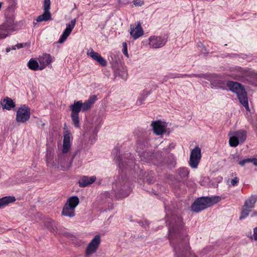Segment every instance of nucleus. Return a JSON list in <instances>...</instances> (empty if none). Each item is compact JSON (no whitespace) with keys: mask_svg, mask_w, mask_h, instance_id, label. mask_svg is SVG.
<instances>
[{"mask_svg":"<svg viewBox=\"0 0 257 257\" xmlns=\"http://www.w3.org/2000/svg\"><path fill=\"white\" fill-rule=\"evenodd\" d=\"M239 143H240L237 138H236V137L232 134V136L230 137L229 140V145L232 147H236Z\"/></svg>","mask_w":257,"mask_h":257,"instance_id":"obj_31","label":"nucleus"},{"mask_svg":"<svg viewBox=\"0 0 257 257\" xmlns=\"http://www.w3.org/2000/svg\"><path fill=\"white\" fill-rule=\"evenodd\" d=\"M96 99H97L96 95H93L90 96V97L87 100V101L89 104H90L92 106V105L95 102V101L96 100Z\"/></svg>","mask_w":257,"mask_h":257,"instance_id":"obj_37","label":"nucleus"},{"mask_svg":"<svg viewBox=\"0 0 257 257\" xmlns=\"http://www.w3.org/2000/svg\"><path fill=\"white\" fill-rule=\"evenodd\" d=\"M6 21L0 25V39L6 38L10 35V32L16 30L15 26L17 25V23H15L14 11L7 10L5 14Z\"/></svg>","mask_w":257,"mask_h":257,"instance_id":"obj_3","label":"nucleus"},{"mask_svg":"<svg viewBox=\"0 0 257 257\" xmlns=\"http://www.w3.org/2000/svg\"><path fill=\"white\" fill-rule=\"evenodd\" d=\"M30 108L26 105L18 108L16 114V120L18 122L25 123L30 118Z\"/></svg>","mask_w":257,"mask_h":257,"instance_id":"obj_7","label":"nucleus"},{"mask_svg":"<svg viewBox=\"0 0 257 257\" xmlns=\"http://www.w3.org/2000/svg\"><path fill=\"white\" fill-rule=\"evenodd\" d=\"M184 76H190V77H202L203 76V75L202 74H191V75H187V74H185V75H182V74H171L170 75V77L172 78H180V77H183Z\"/></svg>","mask_w":257,"mask_h":257,"instance_id":"obj_30","label":"nucleus"},{"mask_svg":"<svg viewBox=\"0 0 257 257\" xmlns=\"http://www.w3.org/2000/svg\"><path fill=\"white\" fill-rule=\"evenodd\" d=\"M250 211V209L248 207H245L243 205L242 207V210L240 214V216L239 217V219H242L247 217L249 212Z\"/></svg>","mask_w":257,"mask_h":257,"instance_id":"obj_32","label":"nucleus"},{"mask_svg":"<svg viewBox=\"0 0 257 257\" xmlns=\"http://www.w3.org/2000/svg\"><path fill=\"white\" fill-rule=\"evenodd\" d=\"M178 173L182 179L187 178L189 172L186 168H181L178 170Z\"/></svg>","mask_w":257,"mask_h":257,"instance_id":"obj_27","label":"nucleus"},{"mask_svg":"<svg viewBox=\"0 0 257 257\" xmlns=\"http://www.w3.org/2000/svg\"><path fill=\"white\" fill-rule=\"evenodd\" d=\"M226 86L229 89L237 94L238 99L242 105L248 111L249 106L247 94L244 87L239 83L233 81H228Z\"/></svg>","mask_w":257,"mask_h":257,"instance_id":"obj_5","label":"nucleus"},{"mask_svg":"<svg viewBox=\"0 0 257 257\" xmlns=\"http://www.w3.org/2000/svg\"><path fill=\"white\" fill-rule=\"evenodd\" d=\"M130 35L134 39H137L144 35V30L140 22L135 25H131Z\"/></svg>","mask_w":257,"mask_h":257,"instance_id":"obj_13","label":"nucleus"},{"mask_svg":"<svg viewBox=\"0 0 257 257\" xmlns=\"http://www.w3.org/2000/svg\"><path fill=\"white\" fill-rule=\"evenodd\" d=\"M174 249L175 252H176L175 257H179V254L177 255V254H181V252L183 251L180 244H178L176 246H174Z\"/></svg>","mask_w":257,"mask_h":257,"instance_id":"obj_34","label":"nucleus"},{"mask_svg":"<svg viewBox=\"0 0 257 257\" xmlns=\"http://www.w3.org/2000/svg\"><path fill=\"white\" fill-rule=\"evenodd\" d=\"M39 62L40 64L39 69L42 70L51 63V56L50 54H44L42 57L39 58Z\"/></svg>","mask_w":257,"mask_h":257,"instance_id":"obj_17","label":"nucleus"},{"mask_svg":"<svg viewBox=\"0 0 257 257\" xmlns=\"http://www.w3.org/2000/svg\"><path fill=\"white\" fill-rule=\"evenodd\" d=\"M10 50H11L10 48H7V49H6V51H7V52H10Z\"/></svg>","mask_w":257,"mask_h":257,"instance_id":"obj_46","label":"nucleus"},{"mask_svg":"<svg viewBox=\"0 0 257 257\" xmlns=\"http://www.w3.org/2000/svg\"><path fill=\"white\" fill-rule=\"evenodd\" d=\"M114 161L119 168V176L116 177L115 182L120 185L124 186L128 182V178L125 176L126 172L131 170L135 164L133 157L130 155L129 158L124 157L122 159L121 156H117L114 158Z\"/></svg>","mask_w":257,"mask_h":257,"instance_id":"obj_2","label":"nucleus"},{"mask_svg":"<svg viewBox=\"0 0 257 257\" xmlns=\"http://www.w3.org/2000/svg\"><path fill=\"white\" fill-rule=\"evenodd\" d=\"M154 133L158 136L162 135L166 133L165 125L161 121L157 120L152 122Z\"/></svg>","mask_w":257,"mask_h":257,"instance_id":"obj_15","label":"nucleus"},{"mask_svg":"<svg viewBox=\"0 0 257 257\" xmlns=\"http://www.w3.org/2000/svg\"><path fill=\"white\" fill-rule=\"evenodd\" d=\"M168 41L166 36H152L149 38V45L151 48L158 49L165 45Z\"/></svg>","mask_w":257,"mask_h":257,"instance_id":"obj_8","label":"nucleus"},{"mask_svg":"<svg viewBox=\"0 0 257 257\" xmlns=\"http://www.w3.org/2000/svg\"><path fill=\"white\" fill-rule=\"evenodd\" d=\"M169 217L168 215H166V223L169 226V236L171 244L174 245V240L178 237L182 238L184 240L185 249L189 250L187 230L184 226L182 217L174 214L171 215L170 220L168 219Z\"/></svg>","mask_w":257,"mask_h":257,"instance_id":"obj_1","label":"nucleus"},{"mask_svg":"<svg viewBox=\"0 0 257 257\" xmlns=\"http://www.w3.org/2000/svg\"><path fill=\"white\" fill-rule=\"evenodd\" d=\"M3 109H6L10 110L12 108L15 107L16 104L12 99L9 97H6L3 99V101L1 103Z\"/></svg>","mask_w":257,"mask_h":257,"instance_id":"obj_19","label":"nucleus"},{"mask_svg":"<svg viewBox=\"0 0 257 257\" xmlns=\"http://www.w3.org/2000/svg\"><path fill=\"white\" fill-rule=\"evenodd\" d=\"M134 4L136 6H142L143 4V1H141L140 0H135L134 1Z\"/></svg>","mask_w":257,"mask_h":257,"instance_id":"obj_42","label":"nucleus"},{"mask_svg":"<svg viewBox=\"0 0 257 257\" xmlns=\"http://www.w3.org/2000/svg\"><path fill=\"white\" fill-rule=\"evenodd\" d=\"M255 215H257V211H254L253 212V213L252 215H251V217L253 216H255Z\"/></svg>","mask_w":257,"mask_h":257,"instance_id":"obj_45","label":"nucleus"},{"mask_svg":"<svg viewBox=\"0 0 257 257\" xmlns=\"http://www.w3.org/2000/svg\"><path fill=\"white\" fill-rule=\"evenodd\" d=\"M45 225L51 231L55 232L57 230L56 222L54 221H47Z\"/></svg>","mask_w":257,"mask_h":257,"instance_id":"obj_28","label":"nucleus"},{"mask_svg":"<svg viewBox=\"0 0 257 257\" xmlns=\"http://www.w3.org/2000/svg\"><path fill=\"white\" fill-rule=\"evenodd\" d=\"M28 66L30 69L35 71L39 69L40 68L38 62L33 59L30 60L28 63Z\"/></svg>","mask_w":257,"mask_h":257,"instance_id":"obj_25","label":"nucleus"},{"mask_svg":"<svg viewBox=\"0 0 257 257\" xmlns=\"http://www.w3.org/2000/svg\"><path fill=\"white\" fill-rule=\"evenodd\" d=\"M239 182V179L237 177H235L231 181V184L233 186L236 185Z\"/></svg>","mask_w":257,"mask_h":257,"instance_id":"obj_40","label":"nucleus"},{"mask_svg":"<svg viewBox=\"0 0 257 257\" xmlns=\"http://www.w3.org/2000/svg\"><path fill=\"white\" fill-rule=\"evenodd\" d=\"M257 201V195H251L244 202L245 207L251 209L254 207L255 202Z\"/></svg>","mask_w":257,"mask_h":257,"instance_id":"obj_23","label":"nucleus"},{"mask_svg":"<svg viewBox=\"0 0 257 257\" xmlns=\"http://www.w3.org/2000/svg\"><path fill=\"white\" fill-rule=\"evenodd\" d=\"M100 241V236L99 235H95L86 247L85 256H88L95 253L98 248Z\"/></svg>","mask_w":257,"mask_h":257,"instance_id":"obj_11","label":"nucleus"},{"mask_svg":"<svg viewBox=\"0 0 257 257\" xmlns=\"http://www.w3.org/2000/svg\"><path fill=\"white\" fill-rule=\"evenodd\" d=\"M252 163L253 164L257 166V158H246L242 160L239 161L238 162V164L241 166H244L246 164Z\"/></svg>","mask_w":257,"mask_h":257,"instance_id":"obj_24","label":"nucleus"},{"mask_svg":"<svg viewBox=\"0 0 257 257\" xmlns=\"http://www.w3.org/2000/svg\"><path fill=\"white\" fill-rule=\"evenodd\" d=\"M77 152H75L73 155L71 159L69 160V157L66 154L67 153H63L62 151L60 154L58 155V158L56 161L62 167H70L73 159L75 158Z\"/></svg>","mask_w":257,"mask_h":257,"instance_id":"obj_12","label":"nucleus"},{"mask_svg":"<svg viewBox=\"0 0 257 257\" xmlns=\"http://www.w3.org/2000/svg\"><path fill=\"white\" fill-rule=\"evenodd\" d=\"M121 77H122L123 79L125 78L126 76H127L126 72L125 71H123L122 72V74H121Z\"/></svg>","mask_w":257,"mask_h":257,"instance_id":"obj_44","label":"nucleus"},{"mask_svg":"<svg viewBox=\"0 0 257 257\" xmlns=\"http://www.w3.org/2000/svg\"><path fill=\"white\" fill-rule=\"evenodd\" d=\"M51 2L50 0H44L43 3V14L39 16L36 21L37 22H42L43 21H48L52 20L51 14L50 12Z\"/></svg>","mask_w":257,"mask_h":257,"instance_id":"obj_10","label":"nucleus"},{"mask_svg":"<svg viewBox=\"0 0 257 257\" xmlns=\"http://www.w3.org/2000/svg\"><path fill=\"white\" fill-rule=\"evenodd\" d=\"M252 238L255 240H257V227H255L253 229V234Z\"/></svg>","mask_w":257,"mask_h":257,"instance_id":"obj_41","label":"nucleus"},{"mask_svg":"<svg viewBox=\"0 0 257 257\" xmlns=\"http://www.w3.org/2000/svg\"><path fill=\"white\" fill-rule=\"evenodd\" d=\"M89 55L94 60L96 61L99 59L100 56V55L97 52H95L94 51L92 50L89 53Z\"/></svg>","mask_w":257,"mask_h":257,"instance_id":"obj_33","label":"nucleus"},{"mask_svg":"<svg viewBox=\"0 0 257 257\" xmlns=\"http://www.w3.org/2000/svg\"><path fill=\"white\" fill-rule=\"evenodd\" d=\"M232 135L237 138L240 143H243L246 138V133L245 131L241 130L232 133Z\"/></svg>","mask_w":257,"mask_h":257,"instance_id":"obj_21","label":"nucleus"},{"mask_svg":"<svg viewBox=\"0 0 257 257\" xmlns=\"http://www.w3.org/2000/svg\"><path fill=\"white\" fill-rule=\"evenodd\" d=\"M137 145V152L141 157H144L145 154V151L144 150V144L141 143V141H138Z\"/></svg>","mask_w":257,"mask_h":257,"instance_id":"obj_26","label":"nucleus"},{"mask_svg":"<svg viewBox=\"0 0 257 257\" xmlns=\"http://www.w3.org/2000/svg\"><path fill=\"white\" fill-rule=\"evenodd\" d=\"M144 100V97L143 96H142L140 97L137 101V104L138 105H141L143 103V101Z\"/></svg>","mask_w":257,"mask_h":257,"instance_id":"obj_43","label":"nucleus"},{"mask_svg":"<svg viewBox=\"0 0 257 257\" xmlns=\"http://www.w3.org/2000/svg\"><path fill=\"white\" fill-rule=\"evenodd\" d=\"M71 117L72 120L73 124H74V126L76 128H78L80 126V123H79V114H71Z\"/></svg>","mask_w":257,"mask_h":257,"instance_id":"obj_29","label":"nucleus"},{"mask_svg":"<svg viewBox=\"0 0 257 257\" xmlns=\"http://www.w3.org/2000/svg\"><path fill=\"white\" fill-rule=\"evenodd\" d=\"M95 180L96 177L95 176H91L89 178L87 176H84L79 180V186L80 187H85L95 182Z\"/></svg>","mask_w":257,"mask_h":257,"instance_id":"obj_18","label":"nucleus"},{"mask_svg":"<svg viewBox=\"0 0 257 257\" xmlns=\"http://www.w3.org/2000/svg\"><path fill=\"white\" fill-rule=\"evenodd\" d=\"M26 45H27V43L18 44L16 45L14 47H13L12 49L15 50L16 49L15 47H17L18 49H20V48H23V47L26 46Z\"/></svg>","mask_w":257,"mask_h":257,"instance_id":"obj_39","label":"nucleus"},{"mask_svg":"<svg viewBox=\"0 0 257 257\" xmlns=\"http://www.w3.org/2000/svg\"><path fill=\"white\" fill-rule=\"evenodd\" d=\"M79 203V199L77 196L69 197L63 207L62 215L73 217L75 215V208Z\"/></svg>","mask_w":257,"mask_h":257,"instance_id":"obj_6","label":"nucleus"},{"mask_svg":"<svg viewBox=\"0 0 257 257\" xmlns=\"http://www.w3.org/2000/svg\"><path fill=\"white\" fill-rule=\"evenodd\" d=\"M220 199L218 196L198 198L192 204L191 209L193 212H199L218 203Z\"/></svg>","mask_w":257,"mask_h":257,"instance_id":"obj_4","label":"nucleus"},{"mask_svg":"<svg viewBox=\"0 0 257 257\" xmlns=\"http://www.w3.org/2000/svg\"><path fill=\"white\" fill-rule=\"evenodd\" d=\"M122 47H123V49H122L123 53L125 56L128 57V56L127 50V44L125 42H124L122 43Z\"/></svg>","mask_w":257,"mask_h":257,"instance_id":"obj_38","label":"nucleus"},{"mask_svg":"<svg viewBox=\"0 0 257 257\" xmlns=\"http://www.w3.org/2000/svg\"><path fill=\"white\" fill-rule=\"evenodd\" d=\"M91 107V105L89 104L87 101H86L84 103H82V111L83 112L86 111L87 110L89 109Z\"/></svg>","mask_w":257,"mask_h":257,"instance_id":"obj_35","label":"nucleus"},{"mask_svg":"<svg viewBox=\"0 0 257 257\" xmlns=\"http://www.w3.org/2000/svg\"><path fill=\"white\" fill-rule=\"evenodd\" d=\"M16 198L14 196H5L0 199V208L8 205L11 203L14 202Z\"/></svg>","mask_w":257,"mask_h":257,"instance_id":"obj_22","label":"nucleus"},{"mask_svg":"<svg viewBox=\"0 0 257 257\" xmlns=\"http://www.w3.org/2000/svg\"><path fill=\"white\" fill-rule=\"evenodd\" d=\"M75 23L76 20L75 19H74L71 21L70 23L66 25V29L58 40L59 43H63L67 39L74 28Z\"/></svg>","mask_w":257,"mask_h":257,"instance_id":"obj_14","label":"nucleus"},{"mask_svg":"<svg viewBox=\"0 0 257 257\" xmlns=\"http://www.w3.org/2000/svg\"><path fill=\"white\" fill-rule=\"evenodd\" d=\"M34 26H35L36 25V23H35V22H34Z\"/></svg>","mask_w":257,"mask_h":257,"instance_id":"obj_47","label":"nucleus"},{"mask_svg":"<svg viewBox=\"0 0 257 257\" xmlns=\"http://www.w3.org/2000/svg\"><path fill=\"white\" fill-rule=\"evenodd\" d=\"M201 157V149L196 146L191 152L189 165L192 168H196Z\"/></svg>","mask_w":257,"mask_h":257,"instance_id":"obj_9","label":"nucleus"},{"mask_svg":"<svg viewBox=\"0 0 257 257\" xmlns=\"http://www.w3.org/2000/svg\"><path fill=\"white\" fill-rule=\"evenodd\" d=\"M82 102L81 101H74V103L70 105L71 113L79 114L82 110Z\"/></svg>","mask_w":257,"mask_h":257,"instance_id":"obj_20","label":"nucleus"},{"mask_svg":"<svg viewBox=\"0 0 257 257\" xmlns=\"http://www.w3.org/2000/svg\"><path fill=\"white\" fill-rule=\"evenodd\" d=\"M71 136V133L68 131H66L64 135V139L62 146V152L63 153H67L70 148Z\"/></svg>","mask_w":257,"mask_h":257,"instance_id":"obj_16","label":"nucleus"},{"mask_svg":"<svg viewBox=\"0 0 257 257\" xmlns=\"http://www.w3.org/2000/svg\"><path fill=\"white\" fill-rule=\"evenodd\" d=\"M97 62L99 64V65L102 67H105L107 65L106 61L101 56L99 58V59L97 60Z\"/></svg>","mask_w":257,"mask_h":257,"instance_id":"obj_36","label":"nucleus"}]
</instances>
